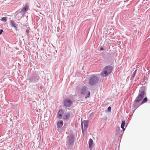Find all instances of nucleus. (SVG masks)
Wrapping results in <instances>:
<instances>
[{
	"mask_svg": "<svg viewBox=\"0 0 150 150\" xmlns=\"http://www.w3.org/2000/svg\"><path fill=\"white\" fill-rule=\"evenodd\" d=\"M147 90L146 86H142L139 89V94L134 101L132 107L134 110H136L141 105H139L137 103L141 101L144 97L145 93Z\"/></svg>",
	"mask_w": 150,
	"mask_h": 150,
	"instance_id": "nucleus-1",
	"label": "nucleus"
},
{
	"mask_svg": "<svg viewBox=\"0 0 150 150\" xmlns=\"http://www.w3.org/2000/svg\"><path fill=\"white\" fill-rule=\"evenodd\" d=\"M75 135L73 134H69L67 137L66 145L68 149H72L75 142Z\"/></svg>",
	"mask_w": 150,
	"mask_h": 150,
	"instance_id": "nucleus-2",
	"label": "nucleus"
},
{
	"mask_svg": "<svg viewBox=\"0 0 150 150\" xmlns=\"http://www.w3.org/2000/svg\"><path fill=\"white\" fill-rule=\"evenodd\" d=\"M113 70V67L111 65H107L103 68L100 72V75L103 77H106L110 74Z\"/></svg>",
	"mask_w": 150,
	"mask_h": 150,
	"instance_id": "nucleus-3",
	"label": "nucleus"
},
{
	"mask_svg": "<svg viewBox=\"0 0 150 150\" xmlns=\"http://www.w3.org/2000/svg\"><path fill=\"white\" fill-rule=\"evenodd\" d=\"M40 79L39 75L35 73L29 74L28 76L27 80L29 83H34L38 82Z\"/></svg>",
	"mask_w": 150,
	"mask_h": 150,
	"instance_id": "nucleus-4",
	"label": "nucleus"
},
{
	"mask_svg": "<svg viewBox=\"0 0 150 150\" xmlns=\"http://www.w3.org/2000/svg\"><path fill=\"white\" fill-rule=\"evenodd\" d=\"M99 78L95 74L91 75L89 79L88 84L93 86L96 85L98 82Z\"/></svg>",
	"mask_w": 150,
	"mask_h": 150,
	"instance_id": "nucleus-5",
	"label": "nucleus"
},
{
	"mask_svg": "<svg viewBox=\"0 0 150 150\" xmlns=\"http://www.w3.org/2000/svg\"><path fill=\"white\" fill-rule=\"evenodd\" d=\"M80 93L83 95H86L85 98L89 97L90 95V91L88 90L87 87L85 86H83L81 89Z\"/></svg>",
	"mask_w": 150,
	"mask_h": 150,
	"instance_id": "nucleus-6",
	"label": "nucleus"
},
{
	"mask_svg": "<svg viewBox=\"0 0 150 150\" xmlns=\"http://www.w3.org/2000/svg\"><path fill=\"white\" fill-rule=\"evenodd\" d=\"M89 121L88 120H84L83 121H81V129L83 133H84V131H86L88 127Z\"/></svg>",
	"mask_w": 150,
	"mask_h": 150,
	"instance_id": "nucleus-7",
	"label": "nucleus"
},
{
	"mask_svg": "<svg viewBox=\"0 0 150 150\" xmlns=\"http://www.w3.org/2000/svg\"><path fill=\"white\" fill-rule=\"evenodd\" d=\"M63 105L66 107H70L72 104L71 100L68 98L65 99L63 101Z\"/></svg>",
	"mask_w": 150,
	"mask_h": 150,
	"instance_id": "nucleus-8",
	"label": "nucleus"
},
{
	"mask_svg": "<svg viewBox=\"0 0 150 150\" xmlns=\"http://www.w3.org/2000/svg\"><path fill=\"white\" fill-rule=\"evenodd\" d=\"M64 112V110L63 109H60L58 111L57 113V117L59 119H61L62 118Z\"/></svg>",
	"mask_w": 150,
	"mask_h": 150,
	"instance_id": "nucleus-9",
	"label": "nucleus"
},
{
	"mask_svg": "<svg viewBox=\"0 0 150 150\" xmlns=\"http://www.w3.org/2000/svg\"><path fill=\"white\" fill-rule=\"evenodd\" d=\"M10 25L11 27L14 28L16 30H17L18 25L13 20H11L10 21Z\"/></svg>",
	"mask_w": 150,
	"mask_h": 150,
	"instance_id": "nucleus-10",
	"label": "nucleus"
},
{
	"mask_svg": "<svg viewBox=\"0 0 150 150\" xmlns=\"http://www.w3.org/2000/svg\"><path fill=\"white\" fill-rule=\"evenodd\" d=\"M116 134L117 136H119L122 134L123 132L121 130L119 127H117L116 129Z\"/></svg>",
	"mask_w": 150,
	"mask_h": 150,
	"instance_id": "nucleus-11",
	"label": "nucleus"
},
{
	"mask_svg": "<svg viewBox=\"0 0 150 150\" xmlns=\"http://www.w3.org/2000/svg\"><path fill=\"white\" fill-rule=\"evenodd\" d=\"M70 117V114L69 112H67L65 113L63 117V119L64 120L69 119Z\"/></svg>",
	"mask_w": 150,
	"mask_h": 150,
	"instance_id": "nucleus-12",
	"label": "nucleus"
},
{
	"mask_svg": "<svg viewBox=\"0 0 150 150\" xmlns=\"http://www.w3.org/2000/svg\"><path fill=\"white\" fill-rule=\"evenodd\" d=\"M64 124L62 120H59L57 124V127L59 128H61Z\"/></svg>",
	"mask_w": 150,
	"mask_h": 150,
	"instance_id": "nucleus-13",
	"label": "nucleus"
},
{
	"mask_svg": "<svg viewBox=\"0 0 150 150\" xmlns=\"http://www.w3.org/2000/svg\"><path fill=\"white\" fill-rule=\"evenodd\" d=\"M28 8V6H25L21 10L20 12V13L22 14H24L25 12L26 11Z\"/></svg>",
	"mask_w": 150,
	"mask_h": 150,
	"instance_id": "nucleus-14",
	"label": "nucleus"
},
{
	"mask_svg": "<svg viewBox=\"0 0 150 150\" xmlns=\"http://www.w3.org/2000/svg\"><path fill=\"white\" fill-rule=\"evenodd\" d=\"M93 142L92 139H89V148L91 150L93 147Z\"/></svg>",
	"mask_w": 150,
	"mask_h": 150,
	"instance_id": "nucleus-15",
	"label": "nucleus"
},
{
	"mask_svg": "<svg viewBox=\"0 0 150 150\" xmlns=\"http://www.w3.org/2000/svg\"><path fill=\"white\" fill-rule=\"evenodd\" d=\"M125 125V120L122 121L121 125V128L122 129V130L124 132L125 130V128H124V127Z\"/></svg>",
	"mask_w": 150,
	"mask_h": 150,
	"instance_id": "nucleus-16",
	"label": "nucleus"
},
{
	"mask_svg": "<svg viewBox=\"0 0 150 150\" xmlns=\"http://www.w3.org/2000/svg\"><path fill=\"white\" fill-rule=\"evenodd\" d=\"M147 99H148L146 97H145L143 99V100L141 103L140 104V105H142L143 104L146 103L147 101Z\"/></svg>",
	"mask_w": 150,
	"mask_h": 150,
	"instance_id": "nucleus-17",
	"label": "nucleus"
},
{
	"mask_svg": "<svg viewBox=\"0 0 150 150\" xmlns=\"http://www.w3.org/2000/svg\"><path fill=\"white\" fill-rule=\"evenodd\" d=\"M137 71V69L136 70L134 71V72L133 74H132V77L133 79L134 78V76H135V75L136 74V73Z\"/></svg>",
	"mask_w": 150,
	"mask_h": 150,
	"instance_id": "nucleus-18",
	"label": "nucleus"
},
{
	"mask_svg": "<svg viewBox=\"0 0 150 150\" xmlns=\"http://www.w3.org/2000/svg\"><path fill=\"white\" fill-rule=\"evenodd\" d=\"M1 20L4 22H6L7 20V18L6 17H4L1 18Z\"/></svg>",
	"mask_w": 150,
	"mask_h": 150,
	"instance_id": "nucleus-19",
	"label": "nucleus"
},
{
	"mask_svg": "<svg viewBox=\"0 0 150 150\" xmlns=\"http://www.w3.org/2000/svg\"><path fill=\"white\" fill-rule=\"evenodd\" d=\"M30 30V28L29 27H28L26 30V32L28 34L29 33V31Z\"/></svg>",
	"mask_w": 150,
	"mask_h": 150,
	"instance_id": "nucleus-20",
	"label": "nucleus"
},
{
	"mask_svg": "<svg viewBox=\"0 0 150 150\" xmlns=\"http://www.w3.org/2000/svg\"><path fill=\"white\" fill-rule=\"evenodd\" d=\"M111 108L110 106H109L107 110L108 112H110L111 111Z\"/></svg>",
	"mask_w": 150,
	"mask_h": 150,
	"instance_id": "nucleus-21",
	"label": "nucleus"
},
{
	"mask_svg": "<svg viewBox=\"0 0 150 150\" xmlns=\"http://www.w3.org/2000/svg\"><path fill=\"white\" fill-rule=\"evenodd\" d=\"M3 32V30L2 29H1L0 30V35H1L2 34Z\"/></svg>",
	"mask_w": 150,
	"mask_h": 150,
	"instance_id": "nucleus-22",
	"label": "nucleus"
},
{
	"mask_svg": "<svg viewBox=\"0 0 150 150\" xmlns=\"http://www.w3.org/2000/svg\"><path fill=\"white\" fill-rule=\"evenodd\" d=\"M104 50V48L103 47H101L100 48V51H102Z\"/></svg>",
	"mask_w": 150,
	"mask_h": 150,
	"instance_id": "nucleus-23",
	"label": "nucleus"
},
{
	"mask_svg": "<svg viewBox=\"0 0 150 150\" xmlns=\"http://www.w3.org/2000/svg\"><path fill=\"white\" fill-rule=\"evenodd\" d=\"M132 110L133 112V113L134 112L135 110H134V109H133V107H132Z\"/></svg>",
	"mask_w": 150,
	"mask_h": 150,
	"instance_id": "nucleus-24",
	"label": "nucleus"
},
{
	"mask_svg": "<svg viewBox=\"0 0 150 150\" xmlns=\"http://www.w3.org/2000/svg\"><path fill=\"white\" fill-rule=\"evenodd\" d=\"M128 124V123H126V127H127V125Z\"/></svg>",
	"mask_w": 150,
	"mask_h": 150,
	"instance_id": "nucleus-25",
	"label": "nucleus"
},
{
	"mask_svg": "<svg viewBox=\"0 0 150 150\" xmlns=\"http://www.w3.org/2000/svg\"><path fill=\"white\" fill-rule=\"evenodd\" d=\"M145 77V76H144V77Z\"/></svg>",
	"mask_w": 150,
	"mask_h": 150,
	"instance_id": "nucleus-26",
	"label": "nucleus"
}]
</instances>
